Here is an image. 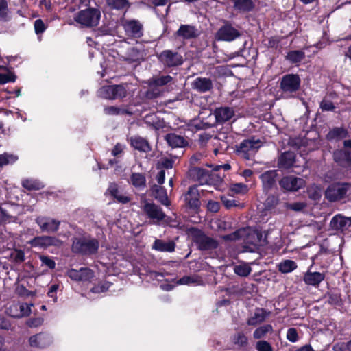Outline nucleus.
I'll return each mask as SVG.
<instances>
[{
	"label": "nucleus",
	"mask_w": 351,
	"mask_h": 351,
	"mask_svg": "<svg viewBox=\"0 0 351 351\" xmlns=\"http://www.w3.org/2000/svg\"><path fill=\"white\" fill-rule=\"evenodd\" d=\"M187 177L198 185H209L217 189L223 181L224 175L217 173L202 167H191L187 171Z\"/></svg>",
	"instance_id": "f257e3e1"
},
{
	"label": "nucleus",
	"mask_w": 351,
	"mask_h": 351,
	"mask_svg": "<svg viewBox=\"0 0 351 351\" xmlns=\"http://www.w3.org/2000/svg\"><path fill=\"white\" fill-rule=\"evenodd\" d=\"M99 248V242L96 238H91L90 237L73 238L71 251L75 254L91 256L97 254Z\"/></svg>",
	"instance_id": "f03ea898"
},
{
	"label": "nucleus",
	"mask_w": 351,
	"mask_h": 351,
	"mask_svg": "<svg viewBox=\"0 0 351 351\" xmlns=\"http://www.w3.org/2000/svg\"><path fill=\"white\" fill-rule=\"evenodd\" d=\"M350 192V182H335L328 186L324 195L328 202H337L348 198Z\"/></svg>",
	"instance_id": "7ed1b4c3"
},
{
	"label": "nucleus",
	"mask_w": 351,
	"mask_h": 351,
	"mask_svg": "<svg viewBox=\"0 0 351 351\" xmlns=\"http://www.w3.org/2000/svg\"><path fill=\"white\" fill-rule=\"evenodd\" d=\"M241 27L234 25L232 21L223 20L221 26L215 33V39L218 41L232 42L242 36Z\"/></svg>",
	"instance_id": "20e7f679"
},
{
	"label": "nucleus",
	"mask_w": 351,
	"mask_h": 351,
	"mask_svg": "<svg viewBox=\"0 0 351 351\" xmlns=\"http://www.w3.org/2000/svg\"><path fill=\"white\" fill-rule=\"evenodd\" d=\"M191 236L193 243L200 251L214 250L219 246L216 239L208 237L200 229L193 228L191 230Z\"/></svg>",
	"instance_id": "39448f33"
},
{
	"label": "nucleus",
	"mask_w": 351,
	"mask_h": 351,
	"mask_svg": "<svg viewBox=\"0 0 351 351\" xmlns=\"http://www.w3.org/2000/svg\"><path fill=\"white\" fill-rule=\"evenodd\" d=\"M100 18V10L89 7L79 11L75 17V21L84 27H93L99 25Z\"/></svg>",
	"instance_id": "423d86ee"
},
{
	"label": "nucleus",
	"mask_w": 351,
	"mask_h": 351,
	"mask_svg": "<svg viewBox=\"0 0 351 351\" xmlns=\"http://www.w3.org/2000/svg\"><path fill=\"white\" fill-rule=\"evenodd\" d=\"M262 146L260 139H256L254 136L244 139L239 145L236 146V153L245 160H250L252 156L256 153Z\"/></svg>",
	"instance_id": "0eeeda50"
},
{
	"label": "nucleus",
	"mask_w": 351,
	"mask_h": 351,
	"mask_svg": "<svg viewBox=\"0 0 351 351\" xmlns=\"http://www.w3.org/2000/svg\"><path fill=\"white\" fill-rule=\"evenodd\" d=\"M184 206L193 210L195 213H198L201 207L200 193L198 190V185L193 184L188 188L186 193L182 195Z\"/></svg>",
	"instance_id": "6e6552de"
},
{
	"label": "nucleus",
	"mask_w": 351,
	"mask_h": 351,
	"mask_svg": "<svg viewBox=\"0 0 351 351\" xmlns=\"http://www.w3.org/2000/svg\"><path fill=\"white\" fill-rule=\"evenodd\" d=\"M142 210L154 224H159L166 217V214L162 208L153 202H145L142 206Z\"/></svg>",
	"instance_id": "1a4fd4ad"
},
{
	"label": "nucleus",
	"mask_w": 351,
	"mask_h": 351,
	"mask_svg": "<svg viewBox=\"0 0 351 351\" xmlns=\"http://www.w3.org/2000/svg\"><path fill=\"white\" fill-rule=\"evenodd\" d=\"M301 79L298 74H286L280 82V88L285 93H293L300 88Z\"/></svg>",
	"instance_id": "9d476101"
},
{
	"label": "nucleus",
	"mask_w": 351,
	"mask_h": 351,
	"mask_svg": "<svg viewBox=\"0 0 351 351\" xmlns=\"http://www.w3.org/2000/svg\"><path fill=\"white\" fill-rule=\"evenodd\" d=\"M158 60L169 68L181 66L184 62L182 56L177 51L166 49L158 56Z\"/></svg>",
	"instance_id": "9b49d317"
},
{
	"label": "nucleus",
	"mask_w": 351,
	"mask_h": 351,
	"mask_svg": "<svg viewBox=\"0 0 351 351\" xmlns=\"http://www.w3.org/2000/svg\"><path fill=\"white\" fill-rule=\"evenodd\" d=\"M339 99V93L335 90L328 91L319 102V108L322 112H335L339 104H344L343 99H341L339 102H337Z\"/></svg>",
	"instance_id": "f8f14e48"
},
{
	"label": "nucleus",
	"mask_w": 351,
	"mask_h": 351,
	"mask_svg": "<svg viewBox=\"0 0 351 351\" xmlns=\"http://www.w3.org/2000/svg\"><path fill=\"white\" fill-rule=\"evenodd\" d=\"M279 186L285 192L298 191L305 185V181L300 178L294 176H283L278 181Z\"/></svg>",
	"instance_id": "ddd939ff"
},
{
	"label": "nucleus",
	"mask_w": 351,
	"mask_h": 351,
	"mask_svg": "<svg viewBox=\"0 0 351 351\" xmlns=\"http://www.w3.org/2000/svg\"><path fill=\"white\" fill-rule=\"evenodd\" d=\"M29 243L34 247L46 250L49 247H60L63 242L56 237L44 235L34 237Z\"/></svg>",
	"instance_id": "4468645a"
},
{
	"label": "nucleus",
	"mask_w": 351,
	"mask_h": 351,
	"mask_svg": "<svg viewBox=\"0 0 351 351\" xmlns=\"http://www.w3.org/2000/svg\"><path fill=\"white\" fill-rule=\"evenodd\" d=\"M122 26L128 38L138 39L143 36V25L138 20H126Z\"/></svg>",
	"instance_id": "2eb2a0df"
},
{
	"label": "nucleus",
	"mask_w": 351,
	"mask_h": 351,
	"mask_svg": "<svg viewBox=\"0 0 351 351\" xmlns=\"http://www.w3.org/2000/svg\"><path fill=\"white\" fill-rule=\"evenodd\" d=\"M332 159L339 167L351 169V150L337 149L332 152Z\"/></svg>",
	"instance_id": "dca6fc26"
},
{
	"label": "nucleus",
	"mask_w": 351,
	"mask_h": 351,
	"mask_svg": "<svg viewBox=\"0 0 351 351\" xmlns=\"http://www.w3.org/2000/svg\"><path fill=\"white\" fill-rule=\"evenodd\" d=\"M278 176V174L276 170L266 171L260 176L259 178L264 193H267L276 187Z\"/></svg>",
	"instance_id": "f3484780"
},
{
	"label": "nucleus",
	"mask_w": 351,
	"mask_h": 351,
	"mask_svg": "<svg viewBox=\"0 0 351 351\" xmlns=\"http://www.w3.org/2000/svg\"><path fill=\"white\" fill-rule=\"evenodd\" d=\"M36 222L42 232L49 233L57 232L60 225V221L45 217H38L36 219Z\"/></svg>",
	"instance_id": "a211bd4d"
},
{
	"label": "nucleus",
	"mask_w": 351,
	"mask_h": 351,
	"mask_svg": "<svg viewBox=\"0 0 351 351\" xmlns=\"http://www.w3.org/2000/svg\"><path fill=\"white\" fill-rule=\"evenodd\" d=\"M66 275L75 281H89L93 278V271L88 267H81L79 270L70 269Z\"/></svg>",
	"instance_id": "6ab92c4d"
},
{
	"label": "nucleus",
	"mask_w": 351,
	"mask_h": 351,
	"mask_svg": "<svg viewBox=\"0 0 351 351\" xmlns=\"http://www.w3.org/2000/svg\"><path fill=\"white\" fill-rule=\"evenodd\" d=\"M215 117V123L222 125L230 121L234 115V110L229 106L216 108L213 112Z\"/></svg>",
	"instance_id": "aec40b11"
},
{
	"label": "nucleus",
	"mask_w": 351,
	"mask_h": 351,
	"mask_svg": "<svg viewBox=\"0 0 351 351\" xmlns=\"http://www.w3.org/2000/svg\"><path fill=\"white\" fill-rule=\"evenodd\" d=\"M311 267L312 265L308 268V271L304 274L303 281L305 285L308 286L318 287L320 283L324 280L325 274L318 271H311Z\"/></svg>",
	"instance_id": "412c9836"
},
{
	"label": "nucleus",
	"mask_w": 351,
	"mask_h": 351,
	"mask_svg": "<svg viewBox=\"0 0 351 351\" xmlns=\"http://www.w3.org/2000/svg\"><path fill=\"white\" fill-rule=\"evenodd\" d=\"M330 226L332 230L337 231L347 230L351 226V217L337 214L332 218Z\"/></svg>",
	"instance_id": "4be33fe9"
},
{
	"label": "nucleus",
	"mask_w": 351,
	"mask_h": 351,
	"mask_svg": "<svg viewBox=\"0 0 351 351\" xmlns=\"http://www.w3.org/2000/svg\"><path fill=\"white\" fill-rule=\"evenodd\" d=\"M191 86L197 92L205 93L213 89V84L210 78L198 77L193 81Z\"/></svg>",
	"instance_id": "5701e85b"
},
{
	"label": "nucleus",
	"mask_w": 351,
	"mask_h": 351,
	"mask_svg": "<svg viewBox=\"0 0 351 351\" xmlns=\"http://www.w3.org/2000/svg\"><path fill=\"white\" fill-rule=\"evenodd\" d=\"M131 147L141 152L148 153L152 150V146L148 141L140 136H133L128 139Z\"/></svg>",
	"instance_id": "b1692460"
},
{
	"label": "nucleus",
	"mask_w": 351,
	"mask_h": 351,
	"mask_svg": "<svg viewBox=\"0 0 351 351\" xmlns=\"http://www.w3.org/2000/svg\"><path fill=\"white\" fill-rule=\"evenodd\" d=\"M296 155L291 151L282 152L278 159V167L280 169H289L291 168L295 162Z\"/></svg>",
	"instance_id": "393cba45"
},
{
	"label": "nucleus",
	"mask_w": 351,
	"mask_h": 351,
	"mask_svg": "<svg viewBox=\"0 0 351 351\" xmlns=\"http://www.w3.org/2000/svg\"><path fill=\"white\" fill-rule=\"evenodd\" d=\"M234 10L239 13H249L256 8L253 0H230Z\"/></svg>",
	"instance_id": "a878e982"
},
{
	"label": "nucleus",
	"mask_w": 351,
	"mask_h": 351,
	"mask_svg": "<svg viewBox=\"0 0 351 351\" xmlns=\"http://www.w3.org/2000/svg\"><path fill=\"white\" fill-rule=\"evenodd\" d=\"M152 195L161 204L169 206L171 202L168 198L167 190L165 187L160 185L154 184L151 187Z\"/></svg>",
	"instance_id": "bb28decb"
},
{
	"label": "nucleus",
	"mask_w": 351,
	"mask_h": 351,
	"mask_svg": "<svg viewBox=\"0 0 351 351\" xmlns=\"http://www.w3.org/2000/svg\"><path fill=\"white\" fill-rule=\"evenodd\" d=\"M324 298H326V303L333 306H342L343 301L341 291L339 289H332L326 291L324 294Z\"/></svg>",
	"instance_id": "cd10ccee"
},
{
	"label": "nucleus",
	"mask_w": 351,
	"mask_h": 351,
	"mask_svg": "<svg viewBox=\"0 0 351 351\" xmlns=\"http://www.w3.org/2000/svg\"><path fill=\"white\" fill-rule=\"evenodd\" d=\"M164 138L172 148L185 147L189 145L188 141L184 136L176 133H168Z\"/></svg>",
	"instance_id": "c85d7f7f"
},
{
	"label": "nucleus",
	"mask_w": 351,
	"mask_h": 351,
	"mask_svg": "<svg viewBox=\"0 0 351 351\" xmlns=\"http://www.w3.org/2000/svg\"><path fill=\"white\" fill-rule=\"evenodd\" d=\"M176 36L183 39L189 40L198 36L197 29L195 26L181 25L176 33Z\"/></svg>",
	"instance_id": "c756f323"
},
{
	"label": "nucleus",
	"mask_w": 351,
	"mask_h": 351,
	"mask_svg": "<svg viewBox=\"0 0 351 351\" xmlns=\"http://www.w3.org/2000/svg\"><path fill=\"white\" fill-rule=\"evenodd\" d=\"M348 136V131L344 127H334L328 131L326 136L329 141H339Z\"/></svg>",
	"instance_id": "7c9ffc66"
},
{
	"label": "nucleus",
	"mask_w": 351,
	"mask_h": 351,
	"mask_svg": "<svg viewBox=\"0 0 351 351\" xmlns=\"http://www.w3.org/2000/svg\"><path fill=\"white\" fill-rule=\"evenodd\" d=\"M50 341V338L47 334L40 332L35 335H32L29 339L30 346L34 348H45Z\"/></svg>",
	"instance_id": "2f4dec72"
},
{
	"label": "nucleus",
	"mask_w": 351,
	"mask_h": 351,
	"mask_svg": "<svg viewBox=\"0 0 351 351\" xmlns=\"http://www.w3.org/2000/svg\"><path fill=\"white\" fill-rule=\"evenodd\" d=\"M270 312L267 311L265 308H258L256 310L253 316L247 319L248 326H256V325L263 322Z\"/></svg>",
	"instance_id": "473e14b6"
},
{
	"label": "nucleus",
	"mask_w": 351,
	"mask_h": 351,
	"mask_svg": "<svg viewBox=\"0 0 351 351\" xmlns=\"http://www.w3.org/2000/svg\"><path fill=\"white\" fill-rule=\"evenodd\" d=\"M15 207V205H8V208H3L0 206V226H3L14 221L16 217L13 215L12 209Z\"/></svg>",
	"instance_id": "72a5a7b5"
},
{
	"label": "nucleus",
	"mask_w": 351,
	"mask_h": 351,
	"mask_svg": "<svg viewBox=\"0 0 351 351\" xmlns=\"http://www.w3.org/2000/svg\"><path fill=\"white\" fill-rule=\"evenodd\" d=\"M176 243L173 241H165L162 239H156L153 243L152 249L162 252H172L175 250Z\"/></svg>",
	"instance_id": "f704fd0d"
},
{
	"label": "nucleus",
	"mask_w": 351,
	"mask_h": 351,
	"mask_svg": "<svg viewBox=\"0 0 351 351\" xmlns=\"http://www.w3.org/2000/svg\"><path fill=\"white\" fill-rule=\"evenodd\" d=\"M104 113L107 116L132 115V112L128 108L114 106H106L104 108Z\"/></svg>",
	"instance_id": "c9c22d12"
},
{
	"label": "nucleus",
	"mask_w": 351,
	"mask_h": 351,
	"mask_svg": "<svg viewBox=\"0 0 351 351\" xmlns=\"http://www.w3.org/2000/svg\"><path fill=\"white\" fill-rule=\"evenodd\" d=\"M108 192L109 194L115 199L118 202L125 204L130 202L131 198L123 195L119 193L117 184L115 183H111L108 188Z\"/></svg>",
	"instance_id": "e433bc0d"
},
{
	"label": "nucleus",
	"mask_w": 351,
	"mask_h": 351,
	"mask_svg": "<svg viewBox=\"0 0 351 351\" xmlns=\"http://www.w3.org/2000/svg\"><path fill=\"white\" fill-rule=\"evenodd\" d=\"M130 183L138 189H143L146 187V178L142 173H132L130 176Z\"/></svg>",
	"instance_id": "4c0bfd02"
},
{
	"label": "nucleus",
	"mask_w": 351,
	"mask_h": 351,
	"mask_svg": "<svg viewBox=\"0 0 351 351\" xmlns=\"http://www.w3.org/2000/svg\"><path fill=\"white\" fill-rule=\"evenodd\" d=\"M106 5L110 10H127L131 6L128 0H105Z\"/></svg>",
	"instance_id": "58836bf2"
},
{
	"label": "nucleus",
	"mask_w": 351,
	"mask_h": 351,
	"mask_svg": "<svg viewBox=\"0 0 351 351\" xmlns=\"http://www.w3.org/2000/svg\"><path fill=\"white\" fill-rule=\"evenodd\" d=\"M277 267L280 273L288 274L296 269L298 265L294 261L286 259L279 263L277 265Z\"/></svg>",
	"instance_id": "ea45409f"
},
{
	"label": "nucleus",
	"mask_w": 351,
	"mask_h": 351,
	"mask_svg": "<svg viewBox=\"0 0 351 351\" xmlns=\"http://www.w3.org/2000/svg\"><path fill=\"white\" fill-rule=\"evenodd\" d=\"M173 77L169 75L154 77L149 80L148 85L149 87L162 86L171 83Z\"/></svg>",
	"instance_id": "a19ab883"
},
{
	"label": "nucleus",
	"mask_w": 351,
	"mask_h": 351,
	"mask_svg": "<svg viewBox=\"0 0 351 351\" xmlns=\"http://www.w3.org/2000/svg\"><path fill=\"white\" fill-rule=\"evenodd\" d=\"M231 341L240 348L247 347L249 343L248 337L242 332H238L231 336Z\"/></svg>",
	"instance_id": "79ce46f5"
},
{
	"label": "nucleus",
	"mask_w": 351,
	"mask_h": 351,
	"mask_svg": "<svg viewBox=\"0 0 351 351\" xmlns=\"http://www.w3.org/2000/svg\"><path fill=\"white\" fill-rule=\"evenodd\" d=\"M305 58V53L301 50H293L287 53L285 58L291 64L301 62Z\"/></svg>",
	"instance_id": "37998d69"
},
{
	"label": "nucleus",
	"mask_w": 351,
	"mask_h": 351,
	"mask_svg": "<svg viewBox=\"0 0 351 351\" xmlns=\"http://www.w3.org/2000/svg\"><path fill=\"white\" fill-rule=\"evenodd\" d=\"M141 51L136 47L128 49L125 60L129 63L138 62L141 59Z\"/></svg>",
	"instance_id": "c03bdc74"
},
{
	"label": "nucleus",
	"mask_w": 351,
	"mask_h": 351,
	"mask_svg": "<svg viewBox=\"0 0 351 351\" xmlns=\"http://www.w3.org/2000/svg\"><path fill=\"white\" fill-rule=\"evenodd\" d=\"M273 332V326L271 324H265L258 327L253 332L255 339H261L266 337L267 333Z\"/></svg>",
	"instance_id": "a18cd8bd"
},
{
	"label": "nucleus",
	"mask_w": 351,
	"mask_h": 351,
	"mask_svg": "<svg viewBox=\"0 0 351 351\" xmlns=\"http://www.w3.org/2000/svg\"><path fill=\"white\" fill-rule=\"evenodd\" d=\"M280 203L278 194H270L266 198L264 202L265 209L266 210H271L275 209Z\"/></svg>",
	"instance_id": "49530a36"
},
{
	"label": "nucleus",
	"mask_w": 351,
	"mask_h": 351,
	"mask_svg": "<svg viewBox=\"0 0 351 351\" xmlns=\"http://www.w3.org/2000/svg\"><path fill=\"white\" fill-rule=\"evenodd\" d=\"M233 270L237 275L241 277H247L252 271V268L248 264L243 263L234 265Z\"/></svg>",
	"instance_id": "de8ad7c7"
},
{
	"label": "nucleus",
	"mask_w": 351,
	"mask_h": 351,
	"mask_svg": "<svg viewBox=\"0 0 351 351\" xmlns=\"http://www.w3.org/2000/svg\"><path fill=\"white\" fill-rule=\"evenodd\" d=\"M113 93V85L104 86L98 91V94L101 97L111 100L114 99Z\"/></svg>",
	"instance_id": "09e8293b"
},
{
	"label": "nucleus",
	"mask_w": 351,
	"mask_h": 351,
	"mask_svg": "<svg viewBox=\"0 0 351 351\" xmlns=\"http://www.w3.org/2000/svg\"><path fill=\"white\" fill-rule=\"evenodd\" d=\"M113 99H122L127 96L126 87L123 84L113 85Z\"/></svg>",
	"instance_id": "8fccbe9b"
},
{
	"label": "nucleus",
	"mask_w": 351,
	"mask_h": 351,
	"mask_svg": "<svg viewBox=\"0 0 351 351\" xmlns=\"http://www.w3.org/2000/svg\"><path fill=\"white\" fill-rule=\"evenodd\" d=\"M22 186L28 191L39 190L41 188V184L36 180L32 179H25L22 181Z\"/></svg>",
	"instance_id": "3c124183"
},
{
	"label": "nucleus",
	"mask_w": 351,
	"mask_h": 351,
	"mask_svg": "<svg viewBox=\"0 0 351 351\" xmlns=\"http://www.w3.org/2000/svg\"><path fill=\"white\" fill-rule=\"evenodd\" d=\"M8 3L7 0H0V20L7 21L8 20Z\"/></svg>",
	"instance_id": "603ef678"
},
{
	"label": "nucleus",
	"mask_w": 351,
	"mask_h": 351,
	"mask_svg": "<svg viewBox=\"0 0 351 351\" xmlns=\"http://www.w3.org/2000/svg\"><path fill=\"white\" fill-rule=\"evenodd\" d=\"M230 190L236 194H245L248 191V187L243 183H234L230 186Z\"/></svg>",
	"instance_id": "864d4df0"
},
{
	"label": "nucleus",
	"mask_w": 351,
	"mask_h": 351,
	"mask_svg": "<svg viewBox=\"0 0 351 351\" xmlns=\"http://www.w3.org/2000/svg\"><path fill=\"white\" fill-rule=\"evenodd\" d=\"M112 284L108 281H105L101 283H99L96 285H95L91 289L90 291L94 293H100L106 292L108 290Z\"/></svg>",
	"instance_id": "5fc2aeb1"
},
{
	"label": "nucleus",
	"mask_w": 351,
	"mask_h": 351,
	"mask_svg": "<svg viewBox=\"0 0 351 351\" xmlns=\"http://www.w3.org/2000/svg\"><path fill=\"white\" fill-rule=\"evenodd\" d=\"M262 239V234L258 231L254 232L252 234L247 236V243L258 246L260 245Z\"/></svg>",
	"instance_id": "6e6d98bb"
},
{
	"label": "nucleus",
	"mask_w": 351,
	"mask_h": 351,
	"mask_svg": "<svg viewBox=\"0 0 351 351\" xmlns=\"http://www.w3.org/2000/svg\"><path fill=\"white\" fill-rule=\"evenodd\" d=\"M333 351H351V339L345 342L339 341L335 343L332 346Z\"/></svg>",
	"instance_id": "4d7b16f0"
},
{
	"label": "nucleus",
	"mask_w": 351,
	"mask_h": 351,
	"mask_svg": "<svg viewBox=\"0 0 351 351\" xmlns=\"http://www.w3.org/2000/svg\"><path fill=\"white\" fill-rule=\"evenodd\" d=\"M16 80V75L12 71H8L7 73H0V84L14 82Z\"/></svg>",
	"instance_id": "13d9d810"
},
{
	"label": "nucleus",
	"mask_w": 351,
	"mask_h": 351,
	"mask_svg": "<svg viewBox=\"0 0 351 351\" xmlns=\"http://www.w3.org/2000/svg\"><path fill=\"white\" fill-rule=\"evenodd\" d=\"M255 348L257 351H273V347L267 341L259 340L256 343Z\"/></svg>",
	"instance_id": "bf43d9fd"
},
{
	"label": "nucleus",
	"mask_w": 351,
	"mask_h": 351,
	"mask_svg": "<svg viewBox=\"0 0 351 351\" xmlns=\"http://www.w3.org/2000/svg\"><path fill=\"white\" fill-rule=\"evenodd\" d=\"M39 258L42 263V265H46L51 269H55L56 263L52 258L45 255H40Z\"/></svg>",
	"instance_id": "052dcab7"
},
{
	"label": "nucleus",
	"mask_w": 351,
	"mask_h": 351,
	"mask_svg": "<svg viewBox=\"0 0 351 351\" xmlns=\"http://www.w3.org/2000/svg\"><path fill=\"white\" fill-rule=\"evenodd\" d=\"M34 26L35 33L37 35L43 34L47 28V26L45 25V23L40 19H36L34 21Z\"/></svg>",
	"instance_id": "680f3d73"
},
{
	"label": "nucleus",
	"mask_w": 351,
	"mask_h": 351,
	"mask_svg": "<svg viewBox=\"0 0 351 351\" xmlns=\"http://www.w3.org/2000/svg\"><path fill=\"white\" fill-rule=\"evenodd\" d=\"M161 95L160 91L158 88H150L145 93V97L147 99H154L159 97Z\"/></svg>",
	"instance_id": "e2e57ef3"
},
{
	"label": "nucleus",
	"mask_w": 351,
	"mask_h": 351,
	"mask_svg": "<svg viewBox=\"0 0 351 351\" xmlns=\"http://www.w3.org/2000/svg\"><path fill=\"white\" fill-rule=\"evenodd\" d=\"M287 339L292 343L298 341L299 336L297 329L295 328H289L287 332Z\"/></svg>",
	"instance_id": "0e129e2a"
},
{
	"label": "nucleus",
	"mask_w": 351,
	"mask_h": 351,
	"mask_svg": "<svg viewBox=\"0 0 351 351\" xmlns=\"http://www.w3.org/2000/svg\"><path fill=\"white\" fill-rule=\"evenodd\" d=\"M207 209L211 213H217L220 210V204L218 202L209 200L207 203Z\"/></svg>",
	"instance_id": "69168bd1"
},
{
	"label": "nucleus",
	"mask_w": 351,
	"mask_h": 351,
	"mask_svg": "<svg viewBox=\"0 0 351 351\" xmlns=\"http://www.w3.org/2000/svg\"><path fill=\"white\" fill-rule=\"evenodd\" d=\"M221 201L223 206L227 208L230 209L232 207L237 206V202L234 199H229L226 196L223 195L221 197Z\"/></svg>",
	"instance_id": "338daca9"
},
{
	"label": "nucleus",
	"mask_w": 351,
	"mask_h": 351,
	"mask_svg": "<svg viewBox=\"0 0 351 351\" xmlns=\"http://www.w3.org/2000/svg\"><path fill=\"white\" fill-rule=\"evenodd\" d=\"M280 42V40L278 36H272L268 39V43L266 45L268 48L276 49L278 47Z\"/></svg>",
	"instance_id": "774afa93"
}]
</instances>
